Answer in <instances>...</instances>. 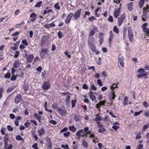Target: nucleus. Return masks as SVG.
<instances>
[{
  "label": "nucleus",
  "instance_id": "1",
  "mask_svg": "<svg viewBox=\"0 0 149 149\" xmlns=\"http://www.w3.org/2000/svg\"><path fill=\"white\" fill-rule=\"evenodd\" d=\"M143 11L142 19L143 21H146L148 18L149 17V11L145 7L143 8Z\"/></svg>",
  "mask_w": 149,
  "mask_h": 149
},
{
  "label": "nucleus",
  "instance_id": "2",
  "mask_svg": "<svg viewBox=\"0 0 149 149\" xmlns=\"http://www.w3.org/2000/svg\"><path fill=\"white\" fill-rule=\"evenodd\" d=\"M51 86L50 83L49 81H45L42 84V87L43 90H47L50 88Z\"/></svg>",
  "mask_w": 149,
  "mask_h": 149
},
{
  "label": "nucleus",
  "instance_id": "3",
  "mask_svg": "<svg viewBox=\"0 0 149 149\" xmlns=\"http://www.w3.org/2000/svg\"><path fill=\"white\" fill-rule=\"evenodd\" d=\"M128 36L130 41L133 42L134 41V36L132 31L130 28H128Z\"/></svg>",
  "mask_w": 149,
  "mask_h": 149
},
{
  "label": "nucleus",
  "instance_id": "4",
  "mask_svg": "<svg viewBox=\"0 0 149 149\" xmlns=\"http://www.w3.org/2000/svg\"><path fill=\"white\" fill-rule=\"evenodd\" d=\"M73 16V14L72 13L68 14L65 20V23L67 24H69Z\"/></svg>",
  "mask_w": 149,
  "mask_h": 149
},
{
  "label": "nucleus",
  "instance_id": "5",
  "mask_svg": "<svg viewBox=\"0 0 149 149\" xmlns=\"http://www.w3.org/2000/svg\"><path fill=\"white\" fill-rule=\"evenodd\" d=\"M22 98V97L20 94H17L16 96L14 101L17 104L19 103L21 101Z\"/></svg>",
  "mask_w": 149,
  "mask_h": 149
},
{
  "label": "nucleus",
  "instance_id": "6",
  "mask_svg": "<svg viewBox=\"0 0 149 149\" xmlns=\"http://www.w3.org/2000/svg\"><path fill=\"white\" fill-rule=\"evenodd\" d=\"M57 110L58 111V113L61 116H65L66 115L67 111L65 110H64L61 107L58 108Z\"/></svg>",
  "mask_w": 149,
  "mask_h": 149
},
{
  "label": "nucleus",
  "instance_id": "7",
  "mask_svg": "<svg viewBox=\"0 0 149 149\" xmlns=\"http://www.w3.org/2000/svg\"><path fill=\"white\" fill-rule=\"evenodd\" d=\"M120 56V55H119L118 57V61L121 67H124V63L123 62V61L124 59L123 57L122 56Z\"/></svg>",
  "mask_w": 149,
  "mask_h": 149
},
{
  "label": "nucleus",
  "instance_id": "8",
  "mask_svg": "<svg viewBox=\"0 0 149 149\" xmlns=\"http://www.w3.org/2000/svg\"><path fill=\"white\" fill-rule=\"evenodd\" d=\"M81 9H80V10H77L74 14L73 15L74 17L77 20V19L79 18L81 14Z\"/></svg>",
  "mask_w": 149,
  "mask_h": 149
},
{
  "label": "nucleus",
  "instance_id": "9",
  "mask_svg": "<svg viewBox=\"0 0 149 149\" xmlns=\"http://www.w3.org/2000/svg\"><path fill=\"white\" fill-rule=\"evenodd\" d=\"M34 58L33 55V54L27 55L26 58V62L28 63H31Z\"/></svg>",
  "mask_w": 149,
  "mask_h": 149
},
{
  "label": "nucleus",
  "instance_id": "10",
  "mask_svg": "<svg viewBox=\"0 0 149 149\" xmlns=\"http://www.w3.org/2000/svg\"><path fill=\"white\" fill-rule=\"evenodd\" d=\"M37 15L34 13H32L30 15V18H31L30 21L31 22H33L36 19Z\"/></svg>",
  "mask_w": 149,
  "mask_h": 149
},
{
  "label": "nucleus",
  "instance_id": "11",
  "mask_svg": "<svg viewBox=\"0 0 149 149\" xmlns=\"http://www.w3.org/2000/svg\"><path fill=\"white\" fill-rule=\"evenodd\" d=\"M49 50L47 49L46 48H42L41 49V51L40 53V57L42 58H43L44 56L43 55H42V53H44L46 54H47Z\"/></svg>",
  "mask_w": 149,
  "mask_h": 149
},
{
  "label": "nucleus",
  "instance_id": "12",
  "mask_svg": "<svg viewBox=\"0 0 149 149\" xmlns=\"http://www.w3.org/2000/svg\"><path fill=\"white\" fill-rule=\"evenodd\" d=\"M45 131L43 128H41L38 131V135L39 136H41L44 135L45 133Z\"/></svg>",
  "mask_w": 149,
  "mask_h": 149
},
{
  "label": "nucleus",
  "instance_id": "13",
  "mask_svg": "<svg viewBox=\"0 0 149 149\" xmlns=\"http://www.w3.org/2000/svg\"><path fill=\"white\" fill-rule=\"evenodd\" d=\"M120 14V8L118 9H115L114 11L113 15L115 17L117 18Z\"/></svg>",
  "mask_w": 149,
  "mask_h": 149
},
{
  "label": "nucleus",
  "instance_id": "14",
  "mask_svg": "<svg viewBox=\"0 0 149 149\" xmlns=\"http://www.w3.org/2000/svg\"><path fill=\"white\" fill-rule=\"evenodd\" d=\"M97 28L96 27H95L90 32L89 34V36H92L95 33L97 32Z\"/></svg>",
  "mask_w": 149,
  "mask_h": 149
},
{
  "label": "nucleus",
  "instance_id": "15",
  "mask_svg": "<svg viewBox=\"0 0 149 149\" xmlns=\"http://www.w3.org/2000/svg\"><path fill=\"white\" fill-rule=\"evenodd\" d=\"M4 142V148H6V147L8 145V137L7 136L5 135L4 137V139H3Z\"/></svg>",
  "mask_w": 149,
  "mask_h": 149
},
{
  "label": "nucleus",
  "instance_id": "16",
  "mask_svg": "<svg viewBox=\"0 0 149 149\" xmlns=\"http://www.w3.org/2000/svg\"><path fill=\"white\" fill-rule=\"evenodd\" d=\"M19 33L18 31H17L14 33H13L11 36H15L13 38V40L14 41H15L18 38V36Z\"/></svg>",
  "mask_w": 149,
  "mask_h": 149
},
{
  "label": "nucleus",
  "instance_id": "17",
  "mask_svg": "<svg viewBox=\"0 0 149 149\" xmlns=\"http://www.w3.org/2000/svg\"><path fill=\"white\" fill-rule=\"evenodd\" d=\"M116 96L115 95V92L114 91H113L112 93L109 95V98L111 100H114Z\"/></svg>",
  "mask_w": 149,
  "mask_h": 149
},
{
  "label": "nucleus",
  "instance_id": "18",
  "mask_svg": "<svg viewBox=\"0 0 149 149\" xmlns=\"http://www.w3.org/2000/svg\"><path fill=\"white\" fill-rule=\"evenodd\" d=\"M89 45L91 51L93 52H95V51L96 48L94 44H90Z\"/></svg>",
  "mask_w": 149,
  "mask_h": 149
},
{
  "label": "nucleus",
  "instance_id": "19",
  "mask_svg": "<svg viewBox=\"0 0 149 149\" xmlns=\"http://www.w3.org/2000/svg\"><path fill=\"white\" fill-rule=\"evenodd\" d=\"M84 133V130H83L81 129V130H78L76 132V135L79 138H80L81 136V134H83Z\"/></svg>",
  "mask_w": 149,
  "mask_h": 149
},
{
  "label": "nucleus",
  "instance_id": "20",
  "mask_svg": "<svg viewBox=\"0 0 149 149\" xmlns=\"http://www.w3.org/2000/svg\"><path fill=\"white\" fill-rule=\"evenodd\" d=\"M90 98L92 101H94L96 99L95 96L93 94V92L90 91L89 93Z\"/></svg>",
  "mask_w": 149,
  "mask_h": 149
},
{
  "label": "nucleus",
  "instance_id": "21",
  "mask_svg": "<svg viewBox=\"0 0 149 149\" xmlns=\"http://www.w3.org/2000/svg\"><path fill=\"white\" fill-rule=\"evenodd\" d=\"M81 118L80 115L76 114L74 116V119L75 121L78 122L79 121Z\"/></svg>",
  "mask_w": 149,
  "mask_h": 149
},
{
  "label": "nucleus",
  "instance_id": "22",
  "mask_svg": "<svg viewBox=\"0 0 149 149\" xmlns=\"http://www.w3.org/2000/svg\"><path fill=\"white\" fill-rule=\"evenodd\" d=\"M134 3L133 2H130L127 5V9L130 10V11L131 10L133 9Z\"/></svg>",
  "mask_w": 149,
  "mask_h": 149
},
{
  "label": "nucleus",
  "instance_id": "23",
  "mask_svg": "<svg viewBox=\"0 0 149 149\" xmlns=\"http://www.w3.org/2000/svg\"><path fill=\"white\" fill-rule=\"evenodd\" d=\"M34 116L37 118L39 122H41V121H40V120L41 119V117L37 113H35L34 114Z\"/></svg>",
  "mask_w": 149,
  "mask_h": 149
},
{
  "label": "nucleus",
  "instance_id": "24",
  "mask_svg": "<svg viewBox=\"0 0 149 149\" xmlns=\"http://www.w3.org/2000/svg\"><path fill=\"white\" fill-rule=\"evenodd\" d=\"M94 120L95 121L99 122L102 120V118L98 114H97Z\"/></svg>",
  "mask_w": 149,
  "mask_h": 149
},
{
  "label": "nucleus",
  "instance_id": "25",
  "mask_svg": "<svg viewBox=\"0 0 149 149\" xmlns=\"http://www.w3.org/2000/svg\"><path fill=\"white\" fill-rule=\"evenodd\" d=\"M128 97L127 96H125L123 100L124 102L123 103V105L124 106H125L129 104L127 103L128 102Z\"/></svg>",
  "mask_w": 149,
  "mask_h": 149
},
{
  "label": "nucleus",
  "instance_id": "26",
  "mask_svg": "<svg viewBox=\"0 0 149 149\" xmlns=\"http://www.w3.org/2000/svg\"><path fill=\"white\" fill-rule=\"evenodd\" d=\"M20 64V63L18 61H15L13 64V67L15 68H19Z\"/></svg>",
  "mask_w": 149,
  "mask_h": 149
},
{
  "label": "nucleus",
  "instance_id": "27",
  "mask_svg": "<svg viewBox=\"0 0 149 149\" xmlns=\"http://www.w3.org/2000/svg\"><path fill=\"white\" fill-rule=\"evenodd\" d=\"M143 31L145 33H146L145 35V36H148L149 37V29L148 28H145L143 29Z\"/></svg>",
  "mask_w": 149,
  "mask_h": 149
},
{
  "label": "nucleus",
  "instance_id": "28",
  "mask_svg": "<svg viewBox=\"0 0 149 149\" xmlns=\"http://www.w3.org/2000/svg\"><path fill=\"white\" fill-rule=\"evenodd\" d=\"M72 148L73 149H78V144L76 143L74 141L73 142Z\"/></svg>",
  "mask_w": 149,
  "mask_h": 149
},
{
  "label": "nucleus",
  "instance_id": "29",
  "mask_svg": "<svg viewBox=\"0 0 149 149\" xmlns=\"http://www.w3.org/2000/svg\"><path fill=\"white\" fill-rule=\"evenodd\" d=\"M69 130L72 131L73 132H75L77 129L76 128H75L73 125L69 126Z\"/></svg>",
  "mask_w": 149,
  "mask_h": 149
},
{
  "label": "nucleus",
  "instance_id": "30",
  "mask_svg": "<svg viewBox=\"0 0 149 149\" xmlns=\"http://www.w3.org/2000/svg\"><path fill=\"white\" fill-rule=\"evenodd\" d=\"M101 8L100 7L97 8L95 10V15L97 17H99L100 14L98 13V11L100 10Z\"/></svg>",
  "mask_w": 149,
  "mask_h": 149
},
{
  "label": "nucleus",
  "instance_id": "31",
  "mask_svg": "<svg viewBox=\"0 0 149 149\" xmlns=\"http://www.w3.org/2000/svg\"><path fill=\"white\" fill-rule=\"evenodd\" d=\"M145 3V2L143 0H140L139 3V7L140 8H142L143 6V5Z\"/></svg>",
  "mask_w": 149,
  "mask_h": 149
},
{
  "label": "nucleus",
  "instance_id": "32",
  "mask_svg": "<svg viewBox=\"0 0 149 149\" xmlns=\"http://www.w3.org/2000/svg\"><path fill=\"white\" fill-rule=\"evenodd\" d=\"M83 146L85 148H87L88 147V145L87 142L84 139L83 140Z\"/></svg>",
  "mask_w": 149,
  "mask_h": 149
},
{
  "label": "nucleus",
  "instance_id": "33",
  "mask_svg": "<svg viewBox=\"0 0 149 149\" xmlns=\"http://www.w3.org/2000/svg\"><path fill=\"white\" fill-rule=\"evenodd\" d=\"M23 88L25 93L29 89V88L28 86L26 84H24Z\"/></svg>",
  "mask_w": 149,
  "mask_h": 149
},
{
  "label": "nucleus",
  "instance_id": "34",
  "mask_svg": "<svg viewBox=\"0 0 149 149\" xmlns=\"http://www.w3.org/2000/svg\"><path fill=\"white\" fill-rule=\"evenodd\" d=\"M94 39L92 38H89L88 41V45H89L90 44H94Z\"/></svg>",
  "mask_w": 149,
  "mask_h": 149
},
{
  "label": "nucleus",
  "instance_id": "35",
  "mask_svg": "<svg viewBox=\"0 0 149 149\" xmlns=\"http://www.w3.org/2000/svg\"><path fill=\"white\" fill-rule=\"evenodd\" d=\"M49 38V35H45L41 39L45 42L47 39H48Z\"/></svg>",
  "mask_w": 149,
  "mask_h": 149
},
{
  "label": "nucleus",
  "instance_id": "36",
  "mask_svg": "<svg viewBox=\"0 0 149 149\" xmlns=\"http://www.w3.org/2000/svg\"><path fill=\"white\" fill-rule=\"evenodd\" d=\"M113 36H109V37L108 39V41L110 46H111V44L113 40Z\"/></svg>",
  "mask_w": 149,
  "mask_h": 149
},
{
  "label": "nucleus",
  "instance_id": "37",
  "mask_svg": "<svg viewBox=\"0 0 149 149\" xmlns=\"http://www.w3.org/2000/svg\"><path fill=\"white\" fill-rule=\"evenodd\" d=\"M42 1H40L37 3L36 5H35L34 7L35 8H40L41 6V5L42 4Z\"/></svg>",
  "mask_w": 149,
  "mask_h": 149
},
{
  "label": "nucleus",
  "instance_id": "38",
  "mask_svg": "<svg viewBox=\"0 0 149 149\" xmlns=\"http://www.w3.org/2000/svg\"><path fill=\"white\" fill-rule=\"evenodd\" d=\"M113 31L118 34L119 32V30L116 26H115L113 29Z\"/></svg>",
  "mask_w": 149,
  "mask_h": 149
},
{
  "label": "nucleus",
  "instance_id": "39",
  "mask_svg": "<svg viewBox=\"0 0 149 149\" xmlns=\"http://www.w3.org/2000/svg\"><path fill=\"white\" fill-rule=\"evenodd\" d=\"M11 76V74L10 73L8 72L4 76V77L6 79H9Z\"/></svg>",
  "mask_w": 149,
  "mask_h": 149
},
{
  "label": "nucleus",
  "instance_id": "40",
  "mask_svg": "<svg viewBox=\"0 0 149 149\" xmlns=\"http://www.w3.org/2000/svg\"><path fill=\"white\" fill-rule=\"evenodd\" d=\"M106 131V130L104 127H102V128H99L98 129V132L99 133H104Z\"/></svg>",
  "mask_w": 149,
  "mask_h": 149
},
{
  "label": "nucleus",
  "instance_id": "41",
  "mask_svg": "<svg viewBox=\"0 0 149 149\" xmlns=\"http://www.w3.org/2000/svg\"><path fill=\"white\" fill-rule=\"evenodd\" d=\"M70 134V132H65L63 134V135L65 137H69Z\"/></svg>",
  "mask_w": 149,
  "mask_h": 149
},
{
  "label": "nucleus",
  "instance_id": "42",
  "mask_svg": "<svg viewBox=\"0 0 149 149\" xmlns=\"http://www.w3.org/2000/svg\"><path fill=\"white\" fill-rule=\"evenodd\" d=\"M117 84H116V83L113 84H112V86H111V88L113 91H114V89L115 88H118V87H117Z\"/></svg>",
  "mask_w": 149,
  "mask_h": 149
},
{
  "label": "nucleus",
  "instance_id": "43",
  "mask_svg": "<svg viewBox=\"0 0 149 149\" xmlns=\"http://www.w3.org/2000/svg\"><path fill=\"white\" fill-rule=\"evenodd\" d=\"M6 130V128L5 127H3L1 130V132L2 135H3L5 134V131Z\"/></svg>",
  "mask_w": 149,
  "mask_h": 149
},
{
  "label": "nucleus",
  "instance_id": "44",
  "mask_svg": "<svg viewBox=\"0 0 149 149\" xmlns=\"http://www.w3.org/2000/svg\"><path fill=\"white\" fill-rule=\"evenodd\" d=\"M54 8L55 9L58 10L60 9V7L59 5V2H58L55 4Z\"/></svg>",
  "mask_w": 149,
  "mask_h": 149
},
{
  "label": "nucleus",
  "instance_id": "45",
  "mask_svg": "<svg viewBox=\"0 0 149 149\" xmlns=\"http://www.w3.org/2000/svg\"><path fill=\"white\" fill-rule=\"evenodd\" d=\"M106 102L105 100L100 101L99 102V104H98V105L100 106H104Z\"/></svg>",
  "mask_w": 149,
  "mask_h": 149
},
{
  "label": "nucleus",
  "instance_id": "46",
  "mask_svg": "<svg viewBox=\"0 0 149 149\" xmlns=\"http://www.w3.org/2000/svg\"><path fill=\"white\" fill-rule=\"evenodd\" d=\"M149 124L144 125L142 129V131H145L149 127Z\"/></svg>",
  "mask_w": 149,
  "mask_h": 149
},
{
  "label": "nucleus",
  "instance_id": "47",
  "mask_svg": "<svg viewBox=\"0 0 149 149\" xmlns=\"http://www.w3.org/2000/svg\"><path fill=\"white\" fill-rule=\"evenodd\" d=\"M97 123L98 125V127L99 128H102L104 127V126L102 124H101L100 122H97Z\"/></svg>",
  "mask_w": 149,
  "mask_h": 149
},
{
  "label": "nucleus",
  "instance_id": "48",
  "mask_svg": "<svg viewBox=\"0 0 149 149\" xmlns=\"http://www.w3.org/2000/svg\"><path fill=\"white\" fill-rule=\"evenodd\" d=\"M58 105L56 103H53L52 106V108L55 109H58Z\"/></svg>",
  "mask_w": 149,
  "mask_h": 149
},
{
  "label": "nucleus",
  "instance_id": "49",
  "mask_svg": "<svg viewBox=\"0 0 149 149\" xmlns=\"http://www.w3.org/2000/svg\"><path fill=\"white\" fill-rule=\"evenodd\" d=\"M3 88L1 87L0 88V99H1L2 97V93L3 91Z\"/></svg>",
  "mask_w": 149,
  "mask_h": 149
},
{
  "label": "nucleus",
  "instance_id": "50",
  "mask_svg": "<svg viewBox=\"0 0 149 149\" xmlns=\"http://www.w3.org/2000/svg\"><path fill=\"white\" fill-rule=\"evenodd\" d=\"M16 139L18 141H23V139H22L19 135H18L16 136Z\"/></svg>",
  "mask_w": 149,
  "mask_h": 149
},
{
  "label": "nucleus",
  "instance_id": "51",
  "mask_svg": "<svg viewBox=\"0 0 149 149\" xmlns=\"http://www.w3.org/2000/svg\"><path fill=\"white\" fill-rule=\"evenodd\" d=\"M7 128L8 130L9 131L12 132L13 130V127L10 125H8L7 126Z\"/></svg>",
  "mask_w": 149,
  "mask_h": 149
},
{
  "label": "nucleus",
  "instance_id": "52",
  "mask_svg": "<svg viewBox=\"0 0 149 149\" xmlns=\"http://www.w3.org/2000/svg\"><path fill=\"white\" fill-rule=\"evenodd\" d=\"M58 35L60 39L63 36L62 33L61 31H58Z\"/></svg>",
  "mask_w": 149,
  "mask_h": 149
},
{
  "label": "nucleus",
  "instance_id": "53",
  "mask_svg": "<svg viewBox=\"0 0 149 149\" xmlns=\"http://www.w3.org/2000/svg\"><path fill=\"white\" fill-rule=\"evenodd\" d=\"M97 84L100 86H103V84L102 83V82L101 80L100 79H98L97 80Z\"/></svg>",
  "mask_w": 149,
  "mask_h": 149
},
{
  "label": "nucleus",
  "instance_id": "54",
  "mask_svg": "<svg viewBox=\"0 0 149 149\" xmlns=\"http://www.w3.org/2000/svg\"><path fill=\"white\" fill-rule=\"evenodd\" d=\"M88 20L90 22H91V21H93V20H96V19L95 17L94 16H91L90 17H89L88 18Z\"/></svg>",
  "mask_w": 149,
  "mask_h": 149
},
{
  "label": "nucleus",
  "instance_id": "55",
  "mask_svg": "<svg viewBox=\"0 0 149 149\" xmlns=\"http://www.w3.org/2000/svg\"><path fill=\"white\" fill-rule=\"evenodd\" d=\"M61 147L65 149H69V147L68 144H66L65 145L62 144L61 146Z\"/></svg>",
  "mask_w": 149,
  "mask_h": 149
},
{
  "label": "nucleus",
  "instance_id": "56",
  "mask_svg": "<svg viewBox=\"0 0 149 149\" xmlns=\"http://www.w3.org/2000/svg\"><path fill=\"white\" fill-rule=\"evenodd\" d=\"M108 21L110 22H112L113 21V19L112 16L110 15L108 19Z\"/></svg>",
  "mask_w": 149,
  "mask_h": 149
},
{
  "label": "nucleus",
  "instance_id": "57",
  "mask_svg": "<svg viewBox=\"0 0 149 149\" xmlns=\"http://www.w3.org/2000/svg\"><path fill=\"white\" fill-rule=\"evenodd\" d=\"M72 102V108H74L75 105L76 104V100H72L71 101Z\"/></svg>",
  "mask_w": 149,
  "mask_h": 149
},
{
  "label": "nucleus",
  "instance_id": "58",
  "mask_svg": "<svg viewBox=\"0 0 149 149\" xmlns=\"http://www.w3.org/2000/svg\"><path fill=\"white\" fill-rule=\"evenodd\" d=\"M145 71L144 69L143 68L139 69L138 71V72L139 73H144Z\"/></svg>",
  "mask_w": 149,
  "mask_h": 149
},
{
  "label": "nucleus",
  "instance_id": "59",
  "mask_svg": "<svg viewBox=\"0 0 149 149\" xmlns=\"http://www.w3.org/2000/svg\"><path fill=\"white\" fill-rule=\"evenodd\" d=\"M141 137V134L140 133H139L137 134L136 137V139L137 140L140 139Z\"/></svg>",
  "mask_w": 149,
  "mask_h": 149
},
{
  "label": "nucleus",
  "instance_id": "60",
  "mask_svg": "<svg viewBox=\"0 0 149 149\" xmlns=\"http://www.w3.org/2000/svg\"><path fill=\"white\" fill-rule=\"evenodd\" d=\"M104 34L102 33H99L98 35V38L99 39H103L104 36H103Z\"/></svg>",
  "mask_w": 149,
  "mask_h": 149
},
{
  "label": "nucleus",
  "instance_id": "61",
  "mask_svg": "<svg viewBox=\"0 0 149 149\" xmlns=\"http://www.w3.org/2000/svg\"><path fill=\"white\" fill-rule=\"evenodd\" d=\"M143 106L146 108H148L149 106L147 102L146 101H145L143 103Z\"/></svg>",
  "mask_w": 149,
  "mask_h": 149
},
{
  "label": "nucleus",
  "instance_id": "62",
  "mask_svg": "<svg viewBox=\"0 0 149 149\" xmlns=\"http://www.w3.org/2000/svg\"><path fill=\"white\" fill-rule=\"evenodd\" d=\"M16 79V77L15 75L14 74L13 75L12 74V77L10 78V80L11 81H15Z\"/></svg>",
  "mask_w": 149,
  "mask_h": 149
},
{
  "label": "nucleus",
  "instance_id": "63",
  "mask_svg": "<svg viewBox=\"0 0 149 149\" xmlns=\"http://www.w3.org/2000/svg\"><path fill=\"white\" fill-rule=\"evenodd\" d=\"M22 43L24 44L25 45L27 46L28 45V44L26 40V39H24L22 41Z\"/></svg>",
  "mask_w": 149,
  "mask_h": 149
},
{
  "label": "nucleus",
  "instance_id": "64",
  "mask_svg": "<svg viewBox=\"0 0 149 149\" xmlns=\"http://www.w3.org/2000/svg\"><path fill=\"white\" fill-rule=\"evenodd\" d=\"M37 146L38 144L37 143H35L32 146V147L35 149H38Z\"/></svg>",
  "mask_w": 149,
  "mask_h": 149
}]
</instances>
